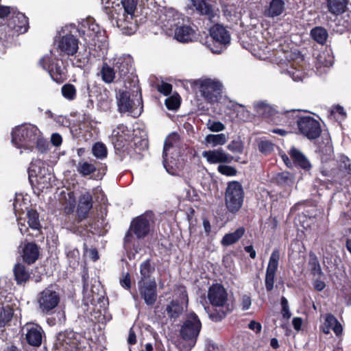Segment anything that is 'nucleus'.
<instances>
[{"label":"nucleus","mask_w":351,"mask_h":351,"mask_svg":"<svg viewBox=\"0 0 351 351\" xmlns=\"http://www.w3.org/2000/svg\"><path fill=\"white\" fill-rule=\"evenodd\" d=\"M76 31L75 25H66L56 38L55 47L60 56H67L73 65L82 68L88 62L90 53L86 49L78 51L79 40L73 34Z\"/></svg>","instance_id":"obj_1"},{"label":"nucleus","mask_w":351,"mask_h":351,"mask_svg":"<svg viewBox=\"0 0 351 351\" xmlns=\"http://www.w3.org/2000/svg\"><path fill=\"white\" fill-rule=\"evenodd\" d=\"M105 4L106 9H109L108 18L112 26H117L121 29L123 34L132 35L136 30V21H134V15L128 14V12H123L119 3L113 5L112 0H101Z\"/></svg>","instance_id":"obj_2"},{"label":"nucleus","mask_w":351,"mask_h":351,"mask_svg":"<svg viewBox=\"0 0 351 351\" xmlns=\"http://www.w3.org/2000/svg\"><path fill=\"white\" fill-rule=\"evenodd\" d=\"M12 143L18 149L32 152L40 135V130L34 125L25 123L12 131Z\"/></svg>","instance_id":"obj_3"},{"label":"nucleus","mask_w":351,"mask_h":351,"mask_svg":"<svg viewBox=\"0 0 351 351\" xmlns=\"http://www.w3.org/2000/svg\"><path fill=\"white\" fill-rule=\"evenodd\" d=\"M201 328L202 324L197 315L194 313L188 314L180 330L182 338L187 344L186 351L195 346Z\"/></svg>","instance_id":"obj_4"},{"label":"nucleus","mask_w":351,"mask_h":351,"mask_svg":"<svg viewBox=\"0 0 351 351\" xmlns=\"http://www.w3.org/2000/svg\"><path fill=\"white\" fill-rule=\"evenodd\" d=\"M322 172L326 176L332 177L337 182L351 174V161L346 156L340 155L336 159L324 162Z\"/></svg>","instance_id":"obj_5"},{"label":"nucleus","mask_w":351,"mask_h":351,"mask_svg":"<svg viewBox=\"0 0 351 351\" xmlns=\"http://www.w3.org/2000/svg\"><path fill=\"white\" fill-rule=\"evenodd\" d=\"M8 17V27L17 34L25 33L29 28L28 19L16 8L0 5V18Z\"/></svg>","instance_id":"obj_6"},{"label":"nucleus","mask_w":351,"mask_h":351,"mask_svg":"<svg viewBox=\"0 0 351 351\" xmlns=\"http://www.w3.org/2000/svg\"><path fill=\"white\" fill-rule=\"evenodd\" d=\"M244 190L241 184L237 181L229 182L225 191V204L231 213H237L243 206Z\"/></svg>","instance_id":"obj_7"},{"label":"nucleus","mask_w":351,"mask_h":351,"mask_svg":"<svg viewBox=\"0 0 351 351\" xmlns=\"http://www.w3.org/2000/svg\"><path fill=\"white\" fill-rule=\"evenodd\" d=\"M210 39L208 47L212 52L219 53L230 44V35L222 25H215L210 29Z\"/></svg>","instance_id":"obj_8"},{"label":"nucleus","mask_w":351,"mask_h":351,"mask_svg":"<svg viewBox=\"0 0 351 351\" xmlns=\"http://www.w3.org/2000/svg\"><path fill=\"white\" fill-rule=\"evenodd\" d=\"M60 296L52 287L45 288L38 295L37 301L39 309L43 313L51 314L58 305Z\"/></svg>","instance_id":"obj_9"},{"label":"nucleus","mask_w":351,"mask_h":351,"mask_svg":"<svg viewBox=\"0 0 351 351\" xmlns=\"http://www.w3.org/2000/svg\"><path fill=\"white\" fill-rule=\"evenodd\" d=\"M82 32L86 36L85 39L89 43H93L95 45L98 42V45L100 47V43L103 44L104 40V31L100 27V26L95 23V21L93 18H87L82 23Z\"/></svg>","instance_id":"obj_10"},{"label":"nucleus","mask_w":351,"mask_h":351,"mask_svg":"<svg viewBox=\"0 0 351 351\" xmlns=\"http://www.w3.org/2000/svg\"><path fill=\"white\" fill-rule=\"evenodd\" d=\"M298 128L300 134L310 140L318 138L322 132L319 121L310 116L299 119Z\"/></svg>","instance_id":"obj_11"},{"label":"nucleus","mask_w":351,"mask_h":351,"mask_svg":"<svg viewBox=\"0 0 351 351\" xmlns=\"http://www.w3.org/2000/svg\"><path fill=\"white\" fill-rule=\"evenodd\" d=\"M39 64L43 69L47 71L51 78L56 82H60L63 80L64 69L59 64V60L51 52L44 56Z\"/></svg>","instance_id":"obj_12"},{"label":"nucleus","mask_w":351,"mask_h":351,"mask_svg":"<svg viewBox=\"0 0 351 351\" xmlns=\"http://www.w3.org/2000/svg\"><path fill=\"white\" fill-rule=\"evenodd\" d=\"M179 144V136L176 133H172L165 139L162 152L163 166L167 171L171 175L176 174V170L169 164V156L175 155L177 147Z\"/></svg>","instance_id":"obj_13"},{"label":"nucleus","mask_w":351,"mask_h":351,"mask_svg":"<svg viewBox=\"0 0 351 351\" xmlns=\"http://www.w3.org/2000/svg\"><path fill=\"white\" fill-rule=\"evenodd\" d=\"M153 219L152 212L149 211L132 221L131 228L137 238H143L149 233L150 224L153 222Z\"/></svg>","instance_id":"obj_14"},{"label":"nucleus","mask_w":351,"mask_h":351,"mask_svg":"<svg viewBox=\"0 0 351 351\" xmlns=\"http://www.w3.org/2000/svg\"><path fill=\"white\" fill-rule=\"evenodd\" d=\"M221 90V84L218 81L205 79L200 82L199 91L209 103H213L217 100V96L219 95Z\"/></svg>","instance_id":"obj_15"},{"label":"nucleus","mask_w":351,"mask_h":351,"mask_svg":"<svg viewBox=\"0 0 351 351\" xmlns=\"http://www.w3.org/2000/svg\"><path fill=\"white\" fill-rule=\"evenodd\" d=\"M139 294L147 306H153L157 300V285L154 280L138 282Z\"/></svg>","instance_id":"obj_16"},{"label":"nucleus","mask_w":351,"mask_h":351,"mask_svg":"<svg viewBox=\"0 0 351 351\" xmlns=\"http://www.w3.org/2000/svg\"><path fill=\"white\" fill-rule=\"evenodd\" d=\"M280 256V250L276 248L272 251L269 257L265 279V288L267 291H271L274 289V279L278 267Z\"/></svg>","instance_id":"obj_17"},{"label":"nucleus","mask_w":351,"mask_h":351,"mask_svg":"<svg viewBox=\"0 0 351 351\" xmlns=\"http://www.w3.org/2000/svg\"><path fill=\"white\" fill-rule=\"evenodd\" d=\"M113 64L117 73V80H122L132 70L133 58L130 55L117 56L114 58Z\"/></svg>","instance_id":"obj_18"},{"label":"nucleus","mask_w":351,"mask_h":351,"mask_svg":"<svg viewBox=\"0 0 351 351\" xmlns=\"http://www.w3.org/2000/svg\"><path fill=\"white\" fill-rule=\"evenodd\" d=\"M208 299L213 306L222 307L228 300V293L222 285L215 284L208 289Z\"/></svg>","instance_id":"obj_19"},{"label":"nucleus","mask_w":351,"mask_h":351,"mask_svg":"<svg viewBox=\"0 0 351 351\" xmlns=\"http://www.w3.org/2000/svg\"><path fill=\"white\" fill-rule=\"evenodd\" d=\"M202 156L206 158L210 164L217 163H230L234 157L226 153L223 149L204 151L202 152Z\"/></svg>","instance_id":"obj_20"},{"label":"nucleus","mask_w":351,"mask_h":351,"mask_svg":"<svg viewBox=\"0 0 351 351\" xmlns=\"http://www.w3.org/2000/svg\"><path fill=\"white\" fill-rule=\"evenodd\" d=\"M192 5L200 14L207 16L211 22H215L218 19V10H214L204 0H191Z\"/></svg>","instance_id":"obj_21"},{"label":"nucleus","mask_w":351,"mask_h":351,"mask_svg":"<svg viewBox=\"0 0 351 351\" xmlns=\"http://www.w3.org/2000/svg\"><path fill=\"white\" fill-rule=\"evenodd\" d=\"M180 16L173 9L167 10L161 16V22L164 29L172 31L178 27L180 23Z\"/></svg>","instance_id":"obj_22"},{"label":"nucleus","mask_w":351,"mask_h":351,"mask_svg":"<svg viewBox=\"0 0 351 351\" xmlns=\"http://www.w3.org/2000/svg\"><path fill=\"white\" fill-rule=\"evenodd\" d=\"M330 330H332L337 337H340L343 334L342 325L333 315L328 313L325 316L324 323L322 326V330L324 334L328 335L330 333Z\"/></svg>","instance_id":"obj_23"},{"label":"nucleus","mask_w":351,"mask_h":351,"mask_svg":"<svg viewBox=\"0 0 351 351\" xmlns=\"http://www.w3.org/2000/svg\"><path fill=\"white\" fill-rule=\"evenodd\" d=\"M285 10V2L284 0H271L269 4L265 7L263 15L265 17L274 19L283 14Z\"/></svg>","instance_id":"obj_24"},{"label":"nucleus","mask_w":351,"mask_h":351,"mask_svg":"<svg viewBox=\"0 0 351 351\" xmlns=\"http://www.w3.org/2000/svg\"><path fill=\"white\" fill-rule=\"evenodd\" d=\"M93 207V197L89 192L82 194L77 208L78 217L82 220L86 217Z\"/></svg>","instance_id":"obj_25"},{"label":"nucleus","mask_w":351,"mask_h":351,"mask_svg":"<svg viewBox=\"0 0 351 351\" xmlns=\"http://www.w3.org/2000/svg\"><path fill=\"white\" fill-rule=\"evenodd\" d=\"M26 339L29 344L34 346H39L42 342V328L34 324H27Z\"/></svg>","instance_id":"obj_26"},{"label":"nucleus","mask_w":351,"mask_h":351,"mask_svg":"<svg viewBox=\"0 0 351 351\" xmlns=\"http://www.w3.org/2000/svg\"><path fill=\"white\" fill-rule=\"evenodd\" d=\"M182 302L173 300L166 307V311L169 317L177 318L183 311V304H187L188 297L185 291L181 292Z\"/></svg>","instance_id":"obj_27"},{"label":"nucleus","mask_w":351,"mask_h":351,"mask_svg":"<svg viewBox=\"0 0 351 351\" xmlns=\"http://www.w3.org/2000/svg\"><path fill=\"white\" fill-rule=\"evenodd\" d=\"M6 298L5 297L1 302V304H0V338L3 337V328L13 316V310L10 304L6 302Z\"/></svg>","instance_id":"obj_28"},{"label":"nucleus","mask_w":351,"mask_h":351,"mask_svg":"<svg viewBox=\"0 0 351 351\" xmlns=\"http://www.w3.org/2000/svg\"><path fill=\"white\" fill-rule=\"evenodd\" d=\"M195 36V31L188 25L177 27L174 31L175 38L181 43L192 41Z\"/></svg>","instance_id":"obj_29"},{"label":"nucleus","mask_w":351,"mask_h":351,"mask_svg":"<svg viewBox=\"0 0 351 351\" xmlns=\"http://www.w3.org/2000/svg\"><path fill=\"white\" fill-rule=\"evenodd\" d=\"M289 153L295 165L304 170H309L311 168L309 160L300 150L292 147Z\"/></svg>","instance_id":"obj_30"},{"label":"nucleus","mask_w":351,"mask_h":351,"mask_svg":"<svg viewBox=\"0 0 351 351\" xmlns=\"http://www.w3.org/2000/svg\"><path fill=\"white\" fill-rule=\"evenodd\" d=\"M117 99L118 109L120 112H132L133 101L130 99L128 92L119 91Z\"/></svg>","instance_id":"obj_31"},{"label":"nucleus","mask_w":351,"mask_h":351,"mask_svg":"<svg viewBox=\"0 0 351 351\" xmlns=\"http://www.w3.org/2000/svg\"><path fill=\"white\" fill-rule=\"evenodd\" d=\"M100 73L102 80L106 84H111L121 81L117 80V73L114 65L113 67H111L107 63H104L101 66Z\"/></svg>","instance_id":"obj_32"},{"label":"nucleus","mask_w":351,"mask_h":351,"mask_svg":"<svg viewBox=\"0 0 351 351\" xmlns=\"http://www.w3.org/2000/svg\"><path fill=\"white\" fill-rule=\"evenodd\" d=\"M38 257V250L37 245L32 243H27L23 249V261L28 263H34Z\"/></svg>","instance_id":"obj_33"},{"label":"nucleus","mask_w":351,"mask_h":351,"mask_svg":"<svg viewBox=\"0 0 351 351\" xmlns=\"http://www.w3.org/2000/svg\"><path fill=\"white\" fill-rule=\"evenodd\" d=\"M329 12L338 16L346 11L348 0H326Z\"/></svg>","instance_id":"obj_34"},{"label":"nucleus","mask_w":351,"mask_h":351,"mask_svg":"<svg viewBox=\"0 0 351 351\" xmlns=\"http://www.w3.org/2000/svg\"><path fill=\"white\" fill-rule=\"evenodd\" d=\"M245 229L240 227L234 232L224 235L222 238L221 243L223 246H228L237 242L244 234Z\"/></svg>","instance_id":"obj_35"},{"label":"nucleus","mask_w":351,"mask_h":351,"mask_svg":"<svg viewBox=\"0 0 351 351\" xmlns=\"http://www.w3.org/2000/svg\"><path fill=\"white\" fill-rule=\"evenodd\" d=\"M14 274L18 285L25 283L30 277V274L22 264H16L14 267Z\"/></svg>","instance_id":"obj_36"},{"label":"nucleus","mask_w":351,"mask_h":351,"mask_svg":"<svg viewBox=\"0 0 351 351\" xmlns=\"http://www.w3.org/2000/svg\"><path fill=\"white\" fill-rule=\"evenodd\" d=\"M281 119L282 121V123L287 125L288 126H293L295 123L298 125V119L302 118L300 115L299 110H291L287 111L280 114Z\"/></svg>","instance_id":"obj_37"},{"label":"nucleus","mask_w":351,"mask_h":351,"mask_svg":"<svg viewBox=\"0 0 351 351\" xmlns=\"http://www.w3.org/2000/svg\"><path fill=\"white\" fill-rule=\"evenodd\" d=\"M228 136L223 133L218 134H208L204 138V143L206 145H210L212 147H217L218 145H223L226 143Z\"/></svg>","instance_id":"obj_38"},{"label":"nucleus","mask_w":351,"mask_h":351,"mask_svg":"<svg viewBox=\"0 0 351 351\" xmlns=\"http://www.w3.org/2000/svg\"><path fill=\"white\" fill-rule=\"evenodd\" d=\"M328 32L326 29L322 27H316L311 29V36L317 43L324 45L328 38Z\"/></svg>","instance_id":"obj_39"},{"label":"nucleus","mask_w":351,"mask_h":351,"mask_svg":"<svg viewBox=\"0 0 351 351\" xmlns=\"http://www.w3.org/2000/svg\"><path fill=\"white\" fill-rule=\"evenodd\" d=\"M254 109L257 116L267 117L271 115L272 108L265 101L254 103Z\"/></svg>","instance_id":"obj_40"},{"label":"nucleus","mask_w":351,"mask_h":351,"mask_svg":"<svg viewBox=\"0 0 351 351\" xmlns=\"http://www.w3.org/2000/svg\"><path fill=\"white\" fill-rule=\"evenodd\" d=\"M77 171L82 176H86L95 172L96 167L92 163L85 160H80L77 165Z\"/></svg>","instance_id":"obj_41"},{"label":"nucleus","mask_w":351,"mask_h":351,"mask_svg":"<svg viewBox=\"0 0 351 351\" xmlns=\"http://www.w3.org/2000/svg\"><path fill=\"white\" fill-rule=\"evenodd\" d=\"M29 226L34 230H39L41 227L39 215L36 210L30 209L27 213Z\"/></svg>","instance_id":"obj_42"},{"label":"nucleus","mask_w":351,"mask_h":351,"mask_svg":"<svg viewBox=\"0 0 351 351\" xmlns=\"http://www.w3.org/2000/svg\"><path fill=\"white\" fill-rule=\"evenodd\" d=\"M76 88L71 84H66L61 88V93L64 98L69 101H73L76 98Z\"/></svg>","instance_id":"obj_43"},{"label":"nucleus","mask_w":351,"mask_h":351,"mask_svg":"<svg viewBox=\"0 0 351 351\" xmlns=\"http://www.w3.org/2000/svg\"><path fill=\"white\" fill-rule=\"evenodd\" d=\"M92 153L97 158L104 159L107 156V148L104 143L97 142L93 145Z\"/></svg>","instance_id":"obj_44"},{"label":"nucleus","mask_w":351,"mask_h":351,"mask_svg":"<svg viewBox=\"0 0 351 351\" xmlns=\"http://www.w3.org/2000/svg\"><path fill=\"white\" fill-rule=\"evenodd\" d=\"M154 271V267L151 265L149 260L143 261L140 265L141 280H145V279L149 278Z\"/></svg>","instance_id":"obj_45"},{"label":"nucleus","mask_w":351,"mask_h":351,"mask_svg":"<svg viewBox=\"0 0 351 351\" xmlns=\"http://www.w3.org/2000/svg\"><path fill=\"white\" fill-rule=\"evenodd\" d=\"M317 61L320 66L330 67L333 64V58L328 52H322L319 54Z\"/></svg>","instance_id":"obj_46"},{"label":"nucleus","mask_w":351,"mask_h":351,"mask_svg":"<svg viewBox=\"0 0 351 351\" xmlns=\"http://www.w3.org/2000/svg\"><path fill=\"white\" fill-rule=\"evenodd\" d=\"M121 8H123L124 10L123 12H128V14H134V12L137 5V0H121Z\"/></svg>","instance_id":"obj_47"},{"label":"nucleus","mask_w":351,"mask_h":351,"mask_svg":"<svg viewBox=\"0 0 351 351\" xmlns=\"http://www.w3.org/2000/svg\"><path fill=\"white\" fill-rule=\"evenodd\" d=\"M286 72L295 82L302 81L305 77L304 73L301 70L292 66L289 67Z\"/></svg>","instance_id":"obj_48"},{"label":"nucleus","mask_w":351,"mask_h":351,"mask_svg":"<svg viewBox=\"0 0 351 351\" xmlns=\"http://www.w3.org/2000/svg\"><path fill=\"white\" fill-rule=\"evenodd\" d=\"M258 147L261 153L267 155L274 150V144L269 141L263 140L258 143Z\"/></svg>","instance_id":"obj_49"},{"label":"nucleus","mask_w":351,"mask_h":351,"mask_svg":"<svg viewBox=\"0 0 351 351\" xmlns=\"http://www.w3.org/2000/svg\"><path fill=\"white\" fill-rule=\"evenodd\" d=\"M217 170L221 174L226 176H234L237 173V171L234 167L225 165H219Z\"/></svg>","instance_id":"obj_50"},{"label":"nucleus","mask_w":351,"mask_h":351,"mask_svg":"<svg viewBox=\"0 0 351 351\" xmlns=\"http://www.w3.org/2000/svg\"><path fill=\"white\" fill-rule=\"evenodd\" d=\"M108 91L105 90L104 94L101 95L99 99V106L104 110L110 109L112 102V99L108 98Z\"/></svg>","instance_id":"obj_51"},{"label":"nucleus","mask_w":351,"mask_h":351,"mask_svg":"<svg viewBox=\"0 0 351 351\" xmlns=\"http://www.w3.org/2000/svg\"><path fill=\"white\" fill-rule=\"evenodd\" d=\"M237 117L243 121H247L252 117L250 112L243 105H239L237 109Z\"/></svg>","instance_id":"obj_52"},{"label":"nucleus","mask_w":351,"mask_h":351,"mask_svg":"<svg viewBox=\"0 0 351 351\" xmlns=\"http://www.w3.org/2000/svg\"><path fill=\"white\" fill-rule=\"evenodd\" d=\"M309 265L311 267V273L314 276H321L323 274L320 264L317 258L314 257L310 259Z\"/></svg>","instance_id":"obj_53"},{"label":"nucleus","mask_w":351,"mask_h":351,"mask_svg":"<svg viewBox=\"0 0 351 351\" xmlns=\"http://www.w3.org/2000/svg\"><path fill=\"white\" fill-rule=\"evenodd\" d=\"M166 107L169 110H176L180 106V99L178 96H171L166 99L165 100Z\"/></svg>","instance_id":"obj_54"},{"label":"nucleus","mask_w":351,"mask_h":351,"mask_svg":"<svg viewBox=\"0 0 351 351\" xmlns=\"http://www.w3.org/2000/svg\"><path fill=\"white\" fill-rule=\"evenodd\" d=\"M208 129L214 132H219L223 131L226 128L225 125L220 121H215L208 120L207 124Z\"/></svg>","instance_id":"obj_55"},{"label":"nucleus","mask_w":351,"mask_h":351,"mask_svg":"<svg viewBox=\"0 0 351 351\" xmlns=\"http://www.w3.org/2000/svg\"><path fill=\"white\" fill-rule=\"evenodd\" d=\"M280 304L282 306L281 313L283 318L289 319L291 317V313L289 310V303L287 298L282 296L280 299Z\"/></svg>","instance_id":"obj_56"},{"label":"nucleus","mask_w":351,"mask_h":351,"mask_svg":"<svg viewBox=\"0 0 351 351\" xmlns=\"http://www.w3.org/2000/svg\"><path fill=\"white\" fill-rule=\"evenodd\" d=\"M36 148L41 153H45L47 151L49 147L48 141L42 136V134L40 132V135L38 138V141L36 143Z\"/></svg>","instance_id":"obj_57"},{"label":"nucleus","mask_w":351,"mask_h":351,"mask_svg":"<svg viewBox=\"0 0 351 351\" xmlns=\"http://www.w3.org/2000/svg\"><path fill=\"white\" fill-rule=\"evenodd\" d=\"M228 150L233 153H242L243 146L241 141H232L227 146Z\"/></svg>","instance_id":"obj_58"},{"label":"nucleus","mask_w":351,"mask_h":351,"mask_svg":"<svg viewBox=\"0 0 351 351\" xmlns=\"http://www.w3.org/2000/svg\"><path fill=\"white\" fill-rule=\"evenodd\" d=\"M276 180L279 184H289L292 182L291 175L288 172H282L276 176Z\"/></svg>","instance_id":"obj_59"},{"label":"nucleus","mask_w":351,"mask_h":351,"mask_svg":"<svg viewBox=\"0 0 351 351\" xmlns=\"http://www.w3.org/2000/svg\"><path fill=\"white\" fill-rule=\"evenodd\" d=\"M240 304L243 311L248 310L252 304L251 298L247 295H243L241 298Z\"/></svg>","instance_id":"obj_60"},{"label":"nucleus","mask_w":351,"mask_h":351,"mask_svg":"<svg viewBox=\"0 0 351 351\" xmlns=\"http://www.w3.org/2000/svg\"><path fill=\"white\" fill-rule=\"evenodd\" d=\"M120 284L125 289L131 288V279L129 273L123 274L122 278L120 279Z\"/></svg>","instance_id":"obj_61"},{"label":"nucleus","mask_w":351,"mask_h":351,"mask_svg":"<svg viewBox=\"0 0 351 351\" xmlns=\"http://www.w3.org/2000/svg\"><path fill=\"white\" fill-rule=\"evenodd\" d=\"M41 163L40 160L32 161L28 169L29 176H37V167Z\"/></svg>","instance_id":"obj_62"},{"label":"nucleus","mask_w":351,"mask_h":351,"mask_svg":"<svg viewBox=\"0 0 351 351\" xmlns=\"http://www.w3.org/2000/svg\"><path fill=\"white\" fill-rule=\"evenodd\" d=\"M171 90L172 86L166 82H162L158 86V90L165 95H169L171 92Z\"/></svg>","instance_id":"obj_63"},{"label":"nucleus","mask_w":351,"mask_h":351,"mask_svg":"<svg viewBox=\"0 0 351 351\" xmlns=\"http://www.w3.org/2000/svg\"><path fill=\"white\" fill-rule=\"evenodd\" d=\"M51 142L54 146L58 147L62 144V136L58 133H54L51 135Z\"/></svg>","instance_id":"obj_64"}]
</instances>
